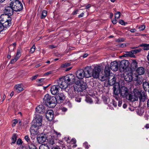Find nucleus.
I'll return each mask as SVG.
<instances>
[{"mask_svg":"<svg viewBox=\"0 0 149 149\" xmlns=\"http://www.w3.org/2000/svg\"><path fill=\"white\" fill-rule=\"evenodd\" d=\"M114 96L117 100H118L120 97L118 95L120 93V97L123 98H127L129 94V91L127 88L125 86L122 87L119 90H116V88L114 86L113 88Z\"/></svg>","mask_w":149,"mask_h":149,"instance_id":"obj_1","label":"nucleus"},{"mask_svg":"<svg viewBox=\"0 0 149 149\" xmlns=\"http://www.w3.org/2000/svg\"><path fill=\"white\" fill-rule=\"evenodd\" d=\"M86 70L88 73L86 75L88 78L93 77L94 78H97L101 69L100 66H95L93 69L91 66H89L86 67Z\"/></svg>","mask_w":149,"mask_h":149,"instance_id":"obj_2","label":"nucleus"},{"mask_svg":"<svg viewBox=\"0 0 149 149\" xmlns=\"http://www.w3.org/2000/svg\"><path fill=\"white\" fill-rule=\"evenodd\" d=\"M55 97H52L49 94H46L43 98V103L50 107L53 108L55 106Z\"/></svg>","mask_w":149,"mask_h":149,"instance_id":"obj_3","label":"nucleus"},{"mask_svg":"<svg viewBox=\"0 0 149 149\" xmlns=\"http://www.w3.org/2000/svg\"><path fill=\"white\" fill-rule=\"evenodd\" d=\"M138 92L139 89H134L133 91L129 93L127 99L132 102L138 100V93H139Z\"/></svg>","mask_w":149,"mask_h":149,"instance_id":"obj_4","label":"nucleus"},{"mask_svg":"<svg viewBox=\"0 0 149 149\" xmlns=\"http://www.w3.org/2000/svg\"><path fill=\"white\" fill-rule=\"evenodd\" d=\"M76 87L77 92H82L86 88L87 85L85 82L79 80H77L75 83Z\"/></svg>","mask_w":149,"mask_h":149,"instance_id":"obj_5","label":"nucleus"},{"mask_svg":"<svg viewBox=\"0 0 149 149\" xmlns=\"http://www.w3.org/2000/svg\"><path fill=\"white\" fill-rule=\"evenodd\" d=\"M86 67L84 69H80L78 70L75 73L77 77L79 79H82L84 77L88 78L86 75L88 74L86 71Z\"/></svg>","mask_w":149,"mask_h":149,"instance_id":"obj_6","label":"nucleus"},{"mask_svg":"<svg viewBox=\"0 0 149 149\" xmlns=\"http://www.w3.org/2000/svg\"><path fill=\"white\" fill-rule=\"evenodd\" d=\"M65 80L66 81L68 85L72 84L75 83L76 81V78L72 74H69L64 77Z\"/></svg>","mask_w":149,"mask_h":149,"instance_id":"obj_7","label":"nucleus"},{"mask_svg":"<svg viewBox=\"0 0 149 149\" xmlns=\"http://www.w3.org/2000/svg\"><path fill=\"white\" fill-rule=\"evenodd\" d=\"M58 86L59 88L63 89H65L68 86V84L66 81L65 80L64 77H62L59 78L58 80Z\"/></svg>","mask_w":149,"mask_h":149,"instance_id":"obj_8","label":"nucleus"},{"mask_svg":"<svg viewBox=\"0 0 149 149\" xmlns=\"http://www.w3.org/2000/svg\"><path fill=\"white\" fill-rule=\"evenodd\" d=\"M55 103L56 106V103H60L63 102L65 99V96L63 93H61L57 94L56 96L55 97Z\"/></svg>","mask_w":149,"mask_h":149,"instance_id":"obj_9","label":"nucleus"},{"mask_svg":"<svg viewBox=\"0 0 149 149\" xmlns=\"http://www.w3.org/2000/svg\"><path fill=\"white\" fill-rule=\"evenodd\" d=\"M56 139L54 135H51V134L47 133V142L51 146H53L55 144Z\"/></svg>","mask_w":149,"mask_h":149,"instance_id":"obj_10","label":"nucleus"},{"mask_svg":"<svg viewBox=\"0 0 149 149\" xmlns=\"http://www.w3.org/2000/svg\"><path fill=\"white\" fill-rule=\"evenodd\" d=\"M35 125H36L34 124L33 125H32L30 128V132L32 136H34L39 133L38 129L39 127Z\"/></svg>","mask_w":149,"mask_h":149,"instance_id":"obj_11","label":"nucleus"},{"mask_svg":"<svg viewBox=\"0 0 149 149\" xmlns=\"http://www.w3.org/2000/svg\"><path fill=\"white\" fill-rule=\"evenodd\" d=\"M133 81L136 82L137 85H140L142 84L143 81L142 77L141 76L139 75L136 74H134Z\"/></svg>","mask_w":149,"mask_h":149,"instance_id":"obj_12","label":"nucleus"},{"mask_svg":"<svg viewBox=\"0 0 149 149\" xmlns=\"http://www.w3.org/2000/svg\"><path fill=\"white\" fill-rule=\"evenodd\" d=\"M134 74L130 72H125L124 74V79L125 80L128 82L131 81H133Z\"/></svg>","mask_w":149,"mask_h":149,"instance_id":"obj_13","label":"nucleus"},{"mask_svg":"<svg viewBox=\"0 0 149 149\" xmlns=\"http://www.w3.org/2000/svg\"><path fill=\"white\" fill-rule=\"evenodd\" d=\"M129 62L128 60H123L121 61L119 65L120 69H126L129 65Z\"/></svg>","mask_w":149,"mask_h":149,"instance_id":"obj_14","label":"nucleus"},{"mask_svg":"<svg viewBox=\"0 0 149 149\" xmlns=\"http://www.w3.org/2000/svg\"><path fill=\"white\" fill-rule=\"evenodd\" d=\"M141 90L139 89V93H138V98H139L140 101L144 102L145 101L146 99V98L147 96L145 93L141 92Z\"/></svg>","mask_w":149,"mask_h":149,"instance_id":"obj_15","label":"nucleus"},{"mask_svg":"<svg viewBox=\"0 0 149 149\" xmlns=\"http://www.w3.org/2000/svg\"><path fill=\"white\" fill-rule=\"evenodd\" d=\"M76 91H77L76 86H71L68 90V94L72 97H74L76 95Z\"/></svg>","mask_w":149,"mask_h":149,"instance_id":"obj_16","label":"nucleus"},{"mask_svg":"<svg viewBox=\"0 0 149 149\" xmlns=\"http://www.w3.org/2000/svg\"><path fill=\"white\" fill-rule=\"evenodd\" d=\"M13 11L12 7H11L10 6L6 7L4 11L6 15L10 16L12 15L13 14Z\"/></svg>","mask_w":149,"mask_h":149,"instance_id":"obj_17","label":"nucleus"},{"mask_svg":"<svg viewBox=\"0 0 149 149\" xmlns=\"http://www.w3.org/2000/svg\"><path fill=\"white\" fill-rule=\"evenodd\" d=\"M47 134L44 135H40L37 138V140L39 143H42L47 141Z\"/></svg>","mask_w":149,"mask_h":149,"instance_id":"obj_18","label":"nucleus"},{"mask_svg":"<svg viewBox=\"0 0 149 149\" xmlns=\"http://www.w3.org/2000/svg\"><path fill=\"white\" fill-rule=\"evenodd\" d=\"M119 67V65L117 62L114 61L111 62L110 64L111 69L113 71H117Z\"/></svg>","mask_w":149,"mask_h":149,"instance_id":"obj_19","label":"nucleus"},{"mask_svg":"<svg viewBox=\"0 0 149 149\" xmlns=\"http://www.w3.org/2000/svg\"><path fill=\"white\" fill-rule=\"evenodd\" d=\"M59 86L57 85L52 86L50 89L51 93L53 95L57 94L59 91Z\"/></svg>","mask_w":149,"mask_h":149,"instance_id":"obj_20","label":"nucleus"},{"mask_svg":"<svg viewBox=\"0 0 149 149\" xmlns=\"http://www.w3.org/2000/svg\"><path fill=\"white\" fill-rule=\"evenodd\" d=\"M46 116L49 120H52L54 118L53 111L52 110L47 111L46 113Z\"/></svg>","mask_w":149,"mask_h":149,"instance_id":"obj_21","label":"nucleus"},{"mask_svg":"<svg viewBox=\"0 0 149 149\" xmlns=\"http://www.w3.org/2000/svg\"><path fill=\"white\" fill-rule=\"evenodd\" d=\"M107 79L109 84L110 86H113L115 84L116 78L114 75H110Z\"/></svg>","mask_w":149,"mask_h":149,"instance_id":"obj_22","label":"nucleus"},{"mask_svg":"<svg viewBox=\"0 0 149 149\" xmlns=\"http://www.w3.org/2000/svg\"><path fill=\"white\" fill-rule=\"evenodd\" d=\"M146 71V69L143 67H140L136 70V74L141 76L144 74Z\"/></svg>","mask_w":149,"mask_h":149,"instance_id":"obj_23","label":"nucleus"},{"mask_svg":"<svg viewBox=\"0 0 149 149\" xmlns=\"http://www.w3.org/2000/svg\"><path fill=\"white\" fill-rule=\"evenodd\" d=\"M42 116H39L38 117H37L35 120L34 124L36 125H35L38 126L40 127L42 125Z\"/></svg>","mask_w":149,"mask_h":149,"instance_id":"obj_24","label":"nucleus"},{"mask_svg":"<svg viewBox=\"0 0 149 149\" xmlns=\"http://www.w3.org/2000/svg\"><path fill=\"white\" fill-rule=\"evenodd\" d=\"M36 111L38 113H43L45 112V107L42 105H39L36 108Z\"/></svg>","mask_w":149,"mask_h":149,"instance_id":"obj_25","label":"nucleus"},{"mask_svg":"<svg viewBox=\"0 0 149 149\" xmlns=\"http://www.w3.org/2000/svg\"><path fill=\"white\" fill-rule=\"evenodd\" d=\"M11 19L10 18L8 19H7L6 22L3 24L4 28L9 27L11 25Z\"/></svg>","mask_w":149,"mask_h":149,"instance_id":"obj_26","label":"nucleus"},{"mask_svg":"<svg viewBox=\"0 0 149 149\" xmlns=\"http://www.w3.org/2000/svg\"><path fill=\"white\" fill-rule=\"evenodd\" d=\"M108 77L109 76L107 75H105V74H104L102 73H100L99 74L98 78L101 81H103L107 80L108 79Z\"/></svg>","mask_w":149,"mask_h":149,"instance_id":"obj_27","label":"nucleus"},{"mask_svg":"<svg viewBox=\"0 0 149 149\" xmlns=\"http://www.w3.org/2000/svg\"><path fill=\"white\" fill-rule=\"evenodd\" d=\"M123 56L124 57H131L134 58L135 57V56L132 54V51L126 52L125 53H124Z\"/></svg>","mask_w":149,"mask_h":149,"instance_id":"obj_28","label":"nucleus"},{"mask_svg":"<svg viewBox=\"0 0 149 149\" xmlns=\"http://www.w3.org/2000/svg\"><path fill=\"white\" fill-rule=\"evenodd\" d=\"M138 63L135 60H132V61L131 64V67L134 70L136 69L138 66Z\"/></svg>","mask_w":149,"mask_h":149,"instance_id":"obj_29","label":"nucleus"},{"mask_svg":"<svg viewBox=\"0 0 149 149\" xmlns=\"http://www.w3.org/2000/svg\"><path fill=\"white\" fill-rule=\"evenodd\" d=\"M143 86L144 90L146 91H148L149 93V83L146 81L144 82L143 83Z\"/></svg>","mask_w":149,"mask_h":149,"instance_id":"obj_30","label":"nucleus"},{"mask_svg":"<svg viewBox=\"0 0 149 149\" xmlns=\"http://www.w3.org/2000/svg\"><path fill=\"white\" fill-rule=\"evenodd\" d=\"M110 68L109 65H106L105 67L104 70V73L105 75H107L109 76L110 75H111L110 74Z\"/></svg>","mask_w":149,"mask_h":149,"instance_id":"obj_31","label":"nucleus"},{"mask_svg":"<svg viewBox=\"0 0 149 149\" xmlns=\"http://www.w3.org/2000/svg\"><path fill=\"white\" fill-rule=\"evenodd\" d=\"M139 46L143 47V49L144 50H149V44H143L140 45Z\"/></svg>","mask_w":149,"mask_h":149,"instance_id":"obj_32","label":"nucleus"},{"mask_svg":"<svg viewBox=\"0 0 149 149\" xmlns=\"http://www.w3.org/2000/svg\"><path fill=\"white\" fill-rule=\"evenodd\" d=\"M15 87L16 90H17V91L18 92H19L23 91V89L21 86V85L20 84H17L16 85Z\"/></svg>","mask_w":149,"mask_h":149,"instance_id":"obj_33","label":"nucleus"},{"mask_svg":"<svg viewBox=\"0 0 149 149\" xmlns=\"http://www.w3.org/2000/svg\"><path fill=\"white\" fill-rule=\"evenodd\" d=\"M28 146L30 149H36V147L35 145L31 142L28 143Z\"/></svg>","mask_w":149,"mask_h":149,"instance_id":"obj_34","label":"nucleus"},{"mask_svg":"<svg viewBox=\"0 0 149 149\" xmlns=\"http://www.w3.org/2000/svg\"><path fill=\"white\" fill-rule=\"evenodd\" d=\"M39 149H49L48 146L45 144L41 145Z\"/></svg>","mask_w":149,"mask_h":149,"instance_id":"obj_35","label":"nucleus"},{"mask_svg":"<svg viewBox=\"0 0 149 149\" xmlns=\"http://www.w3.org/2000/svg\"><path fill=\"white\" fill-rule=\"evenodd\" d=\"M21 49H17L16 55L15 56V57H16V58H17L18 59L19 58V57L21 56Z\"/></svg>","mask_w":149,"mask_h":149,"instance_id":"obj_36","label":"nucleus"},{"mask_svg":"<svg viewBox=\"0 0 149 149\" xmlns=\"http://www.w3.org/2000/svg\"><path fill=\"white\" fill-rule=\"evenodd\" d=\"M47 15V12L46 10H43L42 13L40 18L41 19L45 18Z\"/></svg>","mask_w":149,"mask_h":149,"instance_id":"obj_37","label":"nucleus"},{"mask_svg":"<svg viewBox=\"0 0 149 149\" xmlns=\"http://www.w3.org/2000/svg\"><path fill=\"white\" fill-rule=\"evenodd\" d=\"M17 136L16 134H13L12 137V140L13 141L12 142V144L15 143L17 140Z\"/></svg>","mask_w":149,"mask_h":149,"instance_id":"obj_38","label":"nucleus"},{"mask_svg":"<svg viewBox=\"0 0 149 149\" xmlns=\"http://www.w3.org/2000/svg\"><path fill=\"white\" fill-rule=\"evenodd\" d=\"M141 50V49L139 48L138 49H135L134 50H132V54L134 55V54H136V53H138L140 52Z\"/></svg>","mask_w":149,"mask_h":149,"instance_id":"obj_39","label":"nucleus"},{"mask_svg":"<svg viewBox=\"0 0 149 149\" xmlns=\"http://www.w3.org/2000/svg\"><path fill=\"white\" fill-rule=\"evenodd\" d=\"M86 101L90 103H92L93 102V101L91 98L90 97H86Z\"/></svg>","mask_w":149,"mask_h":149,"instance_id":"obj_40","label":"nucleus"},{"mask_svg":"<svg viewBox=\"0 0 149 149\" xmlns=\"http://www.w3.org/2000/svg\"><path fill=\"white\" fill-rule=\"evenodd\" d=\"M120 13L119 11H118L115 14V18L118 19L120 18Z\"/></svg>","mask_w":149,"mask_h":149,"instance_id":"obj_41","label":"nucleus"},{"mask_svg":"<svg viewBox=\"0 0 149 149\" xmlns=\"http://www.w3.org/2000/svg\"><path fill=\"white\" fill-rule=\"evenodd\" d=\"M36 49V47L34 45L31 48L30 50V52L31 53H33L35 51Z\"/></svg>","mask_w":149,"mask_h":149,"instance_id":"obj_42","label":"nucleus"},{"mask_svg":"<svg viewBox=\"0 0 149 149\" xmlns=\"http://www.w3.org/2000/svg\"><path fill=\"white\" fill-rule=\"evenodd\" d=\"M24 139H25L27 142L28 143L31 142L29 137L28 135L25 136L24 137Z\"/></svg>","mask_w":149,"mask_h":149,"instance_id":"obj_43","label":"nucleus"},{"mask_svg":"<svg viewBox=\"0 0 149 149\" xmlns=\"http://www.w3.org/2000/svg\"><path fill=\"white\" fill-rule=\"evenodd\" d=\"M70 65V63H65L61 65L62 68H65L67 66H68Z\"/></svg>","mask_w":149,"mask_h":149,"instance_id":"obj_44","label":"nucleus"},{"mask_svg":"<svg viewBox=\"0 0 149 149\" xmlns=\"http://www.w3.org/2000/svg\"><path fill=\"white\" fill-rule=\"evenodd\" d=\"M4 29V26L3 25V24L0 22V32L2 31Z\"/></svg>","mask_w":149,"mask_h":149,"instance_id":"obj_45","label":"nucleus"},{"mask_svg":"<svg viewBox=\"0 0 149 149\" xmlns=\"http://www.w3.org/2000/svg\"><path fill=\"white\" fill-rule=\"evenodd\" d=\"M119 23L120 24L123 25H125L127 24V23H125L124 21L122 19H120L119 21Z\"/></svg>","mask_w":149,"mask_h":149,"instance_id":"obj_46","label":"nucleus"},{"mask_svg":"<svg viewBox=\"0 0 149 149\" xmlns=\"http://www.w3.org/2000/svg\"><path fill=\"white\" fill-rule=\"evenodd\" d=\"M125 39L124 38H119L117 39L116 40V42H123L124 40Z\"/></svg>","mask_w":149,"mask_h":149,"instance_id":"obj_47","label":"nucleus"},{"mask_svg":"<svg viewBox=\"0 0 149 149\" xmlns=\"http://www.w3.org/2000/svg\"><path fill=\"white\" fill-rule=\"evenodd\" d=\"M22 143V140L20 139H19L17 142V144L19 145L20 144H21Z\"/></svg>","mask_w":149,"mask_h":149,"instance_id":"obj_48","label":"nucleus"},{"mask_svg":"<svg viewBox=\"0 0 149 149\" xmlns=\"http://www.w3.org/2000/svg\"><path fill=\"white\" fill-rule=\"evenodd\" d=\"M145 28V26L144 25H141L139 27V29L140 31H143L144 30Z\"/></svg>","mask_w":149,"mask_h":149,"instance_id":"obj_49","label":"nucleus"},{"mask_svg":"<svg viewBox=\"0 0 149 149\" xmlns=\"http://www.w3.org/2000/svg\"><path fill=\"white\" fill-rule=\"evenodd\" d=\"M18 59H17V58H16V57H15L14 59L11 60L10 61V63L11 64L13 63H15Z\"/></svg>","mask_w":149,"mask_h":149,"instance_id":"obj_50","label":"nucleus"},{"mask_svg":"<svg viewBox=\"0 0 149 149\" xmlns=\"http://www.w3.org/2000/svg\"><path fill=\"white\" fill-rule=\"evenodd\" d=\"M18 122V120L17 119H15L13 121V124H12V126L13 127L15 126L16 123Z\"/></svg>","mask_w":149,"mask_h":149,"instance_id":"obj_51","label":"nucleus"},{"mask_svg":"<svg viewBox=\"0 0 149 149\" xmlns=\"http://www.w3.org/2000/svg\"><path fill=\"white\" fill-rule=\"evenodd\" d=\"M119 46L121 47H123L126 46V44L125 43H120L119 44Z\"/></svg>","mask_w":149,"mask_h":149,"instance_id":"obj_52","label":"nucleus"},{"mask_svg":"<svg viewBox=\"0 0 149 149\" xmlns=\"http://www.w3.org/2000/svg\"><path fill=\"white\" fill-rule=\"evenodd\" d=\"M70 142L73 144H75L76 142V141L75 139H72L70 141Z\"/></svg>","mask_w":149,"mask_h":149,"instance_id":"obj_53","label":"nucleus"},{"mask_svg":"<svg viewBox=\"0 0 149 149\" xmlns=\"http://www.w3.org/2000/svg\"><path fill=\"white\" fill-rule=\"evenodd\" d=\"M84 145L85 147L86 148H88L89 147V145H88L87 142H85L84 143Z\"/></svg>","mask_w":149,"mask_h":149,"instance_id":"obj_54","label":"nucleus"},{"mask_svg":"<svg viewBox=\"0 0 149 149\" xmlns=\"http://www.w3.org/2000/svg\"><path fill=\"white\" fill-rule=\"evenodd\" d=\"M75 100L78 102H80L81 101V98L79 97H76L75 99Z\"/></svg>","mask_w":149,"mask_h":149,"instance_id":"obj_55","label":"nucleus"},{"mask_svg":"<svg viewBox=\"0 0 149 149\" xmlns=\"http://www.w3.org/2000/svg\"><path fill=\"white\" fill-rule=\"evenodd\" d=\"M115 18L112 21V22L113 24H116L118 22L117 20Z\"/></svg>","mask_w":149,"mask_h":149,"instance_id":"obj_56","label":"nucleus"},{"mask_svg":"<svg viewBox=\"0 0 149 149\" xmlns=\"http://www.w3.org/2000/svg\"><path fill=\"white\" fill-rule=\"evenodd\" d=\"M61 110L65 112L67 110V109L65 107H62L61 108Z\"/></svg>","mask_w":149,"mask_h":149,"instance_id":"obj_57","label":"nucleus"},{"mask_svg":"<svg viewBox=\"0 0 149 149\" xmlns=\"http://www.w3.org/2000/svg\"><path fill=\"white\" fill-rule=\"evenodd\" d=\"M44 80H45L44 79L42 78V79H38V80H37L38 81V82H43L44 81Z\"/></svg>","mask_w":149,"mask_h":149,"instance_id":"obj_58","label":"nucleus"},{"mask_svg":"<svg viewBox=\"0 0 149 149\" xmlns=\"http://www.w3.org/2000/svg\"><path fill=\"white\" fill-rule=\"evenodd\" d=\"M122 104V101L119 100L118 101V106L120 107Z\"/></svg>","mask_w":149,"mask_h":149,"instance_id":"obj_59","label":"nucleus"},{"mask_svg":"<svg viewBox=\"0 0 149 149\" xmlns=\"http://www.w3.org/2000/svg\"><path fill=\"white\" fill-rule=\"evenodd\" d=\"M130 31L131 32L134 33L136 31V30L135 29H131Z\"/></svg>","mask_w":149,"mask_h":149,"instance_id":"obj_60","label":"nucleus"},{"mask_svg":"<svg viewBox=\"0 0 149 149\" xmlns=\"http://www.w3.org/2000/svg\"><path fill=\"white\" fill-rule=\"evenodd\" d=\"M84 13H82L80 14L79 15L78 17L79 18H81L83 17L84 15Z\"/></svg>","mask_w":149,"mask_h":149,"instance_id":"obj_61","label":"nucleus"},{"mask_svg":"<svg viewBox=\"0 0 149 149\" xmlns=\"http://www.w3.org/2000/svg\"><path fill=\"white\" fill-rule=\"evenodd\" d=\"M52 73V72L51 71L45 73V75H49L51 74Z\"/></svg>","mask_w":149,"mask_h":149,"instance_id":"obj_62","label":"nucleus"},{"mask_svg":"<svg viewBox=\"0 0 149 149\" xmlns=\"http://www.w3.org/2000/svg\"><path fill=\"white\" fill-rule=\"evenodd\" d=\"M55 134L57 135V136H61V134L57 132H55Z\"/></svg>","mask_w":149,"mask_h":149,"instance_id":"obj_63","label":"nucleus"},{"mask_svg":"<svg viewBox=\"0 0 149 149\" xmlns=\"http://www.w3.org/2000/svg\"><path fill=\"white\" fill-rule=\"evenodd\" d=\"M147 105L148 107H149V99L147 101Z\"/></svg>","mask_w":149,"mask_h":149,"instance_id":"obj_64","label":"nucleus"}]
</instances>
